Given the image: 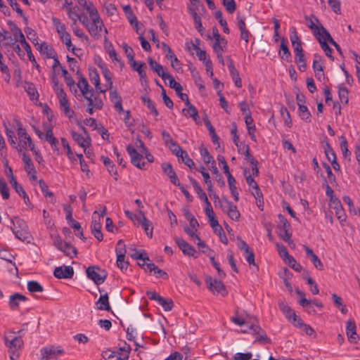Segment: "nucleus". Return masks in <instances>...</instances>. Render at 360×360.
<instances>
[{
    "label": "nucleus",
    "mask_w": 360,
    "mask_h": 360,
    "mask_svg": "<svg viewBox=\"0 0 360 360\" xmlns=\"http://www.w3.org/2000/svg\"><path fill=\"white\" fill-rule=\"evenodd\" d=\"M87 13L92 20V23L90 24V27H88L87 30L94 39L98 40L101 38L100 32L103 31L104 23L95 6L87 8Z\"/></svg>",
    "instance_id": "nucleus-1"
},
{
    "label": "nucleus",
    "mask_w": 360,
    "mask_h": 360,
    "mask_svg": "<svg viewBox=\"0 0 360 360\" xmlns=\"http://www.w3.org/2000/svg\"><path fill=\"white\" fill-rule=\"evenodd\" d=\"M20 332L21 330H19L17 333L14 331H9L4 336V343L5 345L8 348L10 359L11 360H15L19 357L18 351L23 345V340L20 336L13 337L11 335V334L20 333Z\"/></svg>",
    "instance_id": "nucleus-2"
},
{
    "label": "nucleus",
    "mask_w": 360,
    "mask_h": 360,
    "mask_svg": "<svg viewBox=\"0 0 360 360\" xmlns=\"http://www.w3.org/2000/svg\"><path fill=\"white\" fill-rule=\"evenodd\" d=\"M131 347L126 342H123L122 346L114 348L113 349H106L103 351L102 357L105 360H127L129 356Z\"/></svg>",
    "instance_id": "nucleus-3"
},
{
    "label": "nucleus",
    "mask_w": 360,
    "mask_h": 360,
    "mask_svg": "<svg viewBox=\"0 0 360 360\" xmlns=\"http://www.w3.org/2000/svg\"><path fill=\"white\" fill-rule=\"evenodd\" d=\"M11 223L13 224L11 229L15 236L21 241L28 242V240L30 238V233L25 220L18 217H15L11 219Z\"/></svg>",
    "instance_id": "nucleus-4"
},
{
    "label": "nucleus",
    "mask_w": 360,
    "mask_h": 360,
    "mask_svg": "<svg viewBox=\"0 0 360 360\" xmlns=\"http://www.w3.org/2000/svg\"><path fill=\"white\" fill-rule=\"evenodd\" d=\"M86 273L87 277L92 280L97 285L103 283L108 276L107 271L98 266H89L86 270Z\"/></svg>",
    "instance_id": "nucleus-5"
},
{
    "label": "nucleus",
    "mask_w": 360,
    "mask_h": 360,
    "mask_svg": "<svg viewBox=\"0 0 360 360\" xmlns=\"http://www.w3.org/2000/svg\"><path fill=\"white\" fill-rule=\"evenodd\" d=\"M205 282L207 288L212 292L214 293L216 292L224 297L228 294L226 286L222 281L217 279H213L210 276H205Z\"/></svg>",
    "instance_id": "nucleus-6"
},
{
    "label": "nucleus",
    "mask_w": 360,
    "mask_h": 360,
    "mask_svg": "<svg viewBox=\"0 0 360 360\" xmlns=\"http://www.w3.org/2000/svg\"><path fill=\"white\" fill-rule=\"evenodd\" d=\"M15 121L18 126V136L20 139V143H22L21 148H26L28 146L30 150H33L35 146L31 137L27 133L26 129L22 127V122L19 120H15Z\"/></svg>",
    "instance_id": "nucleus-7"
},
{
    "label": "nucleus",
    "mask_w": 360,
    "mask_h": 360,
    "mask_svg": "<svg viewBox=\"0 0 360 360\" xmlns=\"http://www.w3.org/2000/svg\"><path fill=\"white\" fill-rule=\"evenodd\" d=\"M41 360H57L58 356L64 354V350L60 349V347H55L54 346L44 347L40 350Z\"/></svg>",
    "instance_id": "nucleus-8"
},
{
    "label": "nucleus",
    "mask_w": 360,
    "mask_h": 360,
    "mask_svg": "<svg viewBox=\"0 0 360 360\" xmlns=\"http://www.w3.org/2000/svg\"><path fill=\"white\" fill-rule=\"evenodd\" d=\"M127 152L131 158V162L133 165L141 169H146V163L141 162L143 155L138 153L137 150L131 144L127 146Z\"/></svg>",
    "instance_id": "nucleus-9"
},
{
    "label": "nucleus",
    "mask_w": 360,
    "mask_h": 360,
    "mask_svg": "<svg viewBox=\"0 0 360 360\" xmlns=\"http://www.w3.org/2000/svg\"><path fill=\"white\" fill-rule=\"evenodd\" d=\"M174 241L182 251L184 255L193 257L195 259L198 258V255L197 254L195 249L184 239L179 237H175Z\"/></svg>",
    "instance_id": "nucleus-10"
},
{
    "label": "nucleus",
    "mask_w": 360,
    "mask_h": 360,
    "mask_svg": "<svg viewBox=\"0 0 360 360\" xmlns=\"http://www.w3.org/2000/svg\"><path fill=\"white\" fill-rule=\"evenodd\" d=\"M101 228L102 226L100 222V216L97 211H95L92 215L91 231L94 237L100 242L103 240V235L101 232Z\"/></svg>",
    "instance_id": "nucleus-11"
},
{
    "label": "nucleus",
    "mask_w": 360,
    "mask_h": 360,
    "mask_svg": "<svg viewBox=\"0 0 360 360\" xmlns=\"http://www.w3.org/2000/svg\"><path fill=\"white\" fill-rule=\"evenodd\" d=\"M53 276L59 279L72 278L74 276V269L70 266H60L56 267L53 271Z\"/></svg>",
    "instance_id": "nucleus-12"
},
{
    "label": "nucleus",
    "mask_w": 360,
    "mask_h": 360,
    "mask_svg": "<svg viewBox=\"0 0 360 360\" xmlns=\"http://www.w3.org/2000/svg\"><path fill=\"white\" fill-rule=\"evenodd\" d=\"M163 172L168 176L172 184L174 186H179V180L172 165L169 162H164L161 165Z\"/></svg>",
    "instance_id": "nucleus-13"
},
{
    "label": "nucleus",
    "mask_w": 360,
    "mask_h": 360,
    "mask_svg": "<svg viewBox=\"0 0 360 360\" xmlns=\"http://www.w3.org/2000/svg\"><path fill=\"white\" fill-rule=\"evenodd\" d=\"M346 334L348 340L351 343H356L357 340L359 339V335L356 333V326L353 319H349L347 321Z\"/></svg>",
    "instance_id": "nucleus-14"
},
{
    "label": "nucleus",
    "mask_w": 360,
    "mask_h": 360,
    "mask_svg": "<svg viewBox=\"0 0 360 360\" xmlns=\"http://www.w3.org/2000/svg\"><path fill=\"white\" fill-rule=\"evenodd\" d=\"M222 200L227 205V208L224 212H226L232 220L238 221L240 217V214L237 206L226 198H223Z\"/></svg>",
    "instance_id": "nucleus-15"
},
{
    "label": "nucleus",
    "mask_w": 360,
    "mask_h": 360,
    "mask_svg": "<svg viewBox=\"0 0 360 360\" xmlns=\"http://www.w3.org/2000/svg\"><path fill=\"white\" fill-rule=\"evenodd\" d=\"M29 299L19 292H15L9 297L8 305L11 310L14 311L18 309L20 302H26Z\"/></svg>",
    "instance_id": "nucleus-16"
},
{
    "label": "nucleus",
    "mask_w": 360,
    "mask_h": 360,
    "mask_svg": "<svg viewBox=\"0 0 360 360\" xmlns=\"http://www.w3.org/2000/svg\"><path fill=\"white\" fill-rule=\"evenodd\" d=\"M280 51L278 55L281 59L289 63L292 61V55L288 46V40L283 37L281 40Z\"/></svg>",
    "instance_id": "nucleus-17"
},
{
    "label": "nucleus",
    "mask_w": 360,
    "mask_h": 360,
    "mask_svg": "<svg viewBox=\"0 0 360 360\" xmlns=\"http://www.w3.org/2000/svg\"><path fill=\"white\" fill-rule=\"evenodd\" d=\"M130 66L131 67L132 70L137 72L139 74V76L140 77V81L141 82H143V80L146 82L145 79L146 77V73L144 70L145 68H146V65L143 62H137L133 59L132 61H128Z\"/></svg>",
    "instance_id": "nucleus-18"
},
{
    "label": "nucleus",
    "mask_w": 360,
    "mask_h": 360,
    "mask_svg": "<svg viewBox=\"0 0 360 360\" xmlns=\"http://www.w3.org/2000/svg\"><path fill=\"white\" fill-rule=\"evenodd\" d=\"M101 160H102L103 165L107 168L109 174L113 177L115 181H117L119 179V174L116 168L115 165L113 162L107 156L102 155L101 157Z\"/></svg>",
    "instance_id": "nucleus-19"
},
{
    "label": "nucleus",
    "mask_w": 360,
    "mask_h": 360,
    "mask_svg": "<svg viewBox=\"0 0 360 360\" xmlns=\"http://www.w3.org/2000/svg\"><path fill=\"white\" fill-rule=\"evenodd\" d=\"M45 141L50 143L51 148L54 152H56L58 155L60 154L58 148V140L53 136V132L51 127H49L46 130Z\"/></svg>",
    "instance_id": "nucleus-20"
},
{
    "label": "nucleus",
    "mask_w": 360,
    "mask_h": 360,
    "mask_svg": "<svg viewBox=\"0 0 360 360\" xmlns=\"http://www.w3.org/2000/svg\"><path fill=\"white\" fill-rule=\"evenodd\" d=\"M229 63L228 65V68H229L230 75H231L232 79L234 82V84L236 87L240 88L242 86V80L240 77L238 71L236 70L232 59L229 58Z\"/></svg>",
    "instance_id": "nucleus-21"
},
{
    "label": "nucleus",
    "mask_w": 360,
    "mask_h": 360,
    "mask_svg": "<svg viewBox=\"0 0 360 360\" xmlns=\"http://www.w3.org/2000/svg\"><path fill=\"white\" fill-rule=\"evenodd\" d=\"M4 126L5 127L6 134L8 137V141L9 143L11 144V146L13 148H15L18 152H21L22 148L19 144L16 143L17 139H16L14 131L12 129L8 128V127L7 126L6 122H4Z\"/></svg>",
    "instance_id": "nucleus-22"
},
{
    "label": "nucleus",
    "mask_w": 360,
    "mask_h": 360,
    "mask_svg": "<svg viewBox=\"0 0 360 360\" xmlns=\"http://www.w3.org/2000/svg\"><path fill=\"white\" fill-rule=\"evenodd\" d=\"M37 45L39 46L37 49H38L41 53L45 55L47 58H54L55 55L57 54L55 49L45 41Z\"/></svg>",
    "instance_id": "nucleus-23"
},
{
    "label": "nucleus",
    "mask_w": 360,
    "mask_h": 360,
    "mask_svg": "<svg viewBox=\"0 0 360 360\" xmlns=\"http://www.w3.org/2000/svg\"><path fill=\"white\" fill-rule=\"evenodd\" d=\"M131 257L138 260V265L143 269H145L147 262L150 261V258L145 250H142V252H138L136 250L135 253L131 255Z\"/></svg>",
    "instance_id": "nucleus-24"
},
{
    "label": "nucleus",
    "mask_w": 360,
    "mask_h": 360,
    "mask_svg": "<svg viewBox=\"0 0 360 360\" xmlns=\"http://www.w3.org/2000/svg\"><path fill=\"white\" fill-rule=\"evenodd\" d=\"M139 218L141 219V226L144 229L146 235L151 238L153 237V227L152 226V222L149 221L145 216V214L143 211H140Z\"/></svg>",
    "instance_id": "nucleus-25"
},
{
    "label": "nucleus",
    "mask_w": 360,
    "mask_h": 360,
    "mask_svg": "<svg viewBox=\"0 0 360 360\" xmlns=\"http://www.w3.org/2000/svg\"><path fill=\"white\" fill-rule=\"evenodd\" d=\"M316 39L320 44L321 49L325 52V54L327 57H328L331 60H334V57L333 56V49L328 46V41L326 39V37L324 35L316 37Z\"/></svg>",
    "instance_id": "nucleus-26"
},
{
    "label": "nucleus",
    "mask_w": 360,
    "mask_h": 360,
    "mask_svg": "<svg viewBox=\"0 0 360 360\" xmlns=\"http://www.w3.org/2000/svg\"><path fill=\"white\" fill-rule=\"evenodd\" d=\"M96 304L97 306V309L99 310H105L107 311H110L112 310L109 303L108 294L107 292L103 295H101L99 299L96 302Z\"/></svg>",
    "instance_id": "nucleus-27"
},
{
    "label": "nucleus",
    "mask_w": 360,
    "mask_h": 360,
    "mask_svg": "<svg viewBox=\"0 0 360 360\" xmlns=\"http://www.w3.org/2000/svg\"><path fill=\"white\" fill-rule=\"evenodd\" d=\"M23 88L29 95L30 100L37 101L39 99V94L32 82H24Z\"/></svg>",
    "instance_id": "nucleus-28"
},
{
    "label": "nucleus",
    "mask_w": 360,
    "mask_h": 360,
    "mask_svg": "<svg viewBox=\"0 0 360 360\" xmlns=\"http://www.w3.org/2000/svg\"><path fill=\"white\" fill-rule=\"evenodd\" d=\"M148 63L150 65V69L153 70L155 72H156L159 77H160L162 79H164V77H165V75L167 74V72H165L164 71L162 65L158 63L155 60H153L150 57L148 58Z\"/></svg>",
    "instance_id": "nucleus-29"
},
{
    "label": "nucleus",
    "mask_w": 360,
    "mask_h": 360,
    "mask_svg": "<svg viewBox=\"0 0 360 360\" xmlns=\"http://www.w3.org/2000/svg\"><path fill=\"white\" fill-rule=\"evenodd\" d=\"M188 178L190 182L191 183L192 186H193L194 190L195 191L198 198L204 202H207V200H209L207 196L202 189L201 186L199 185L198 182L192 176H188Z\"/></svg>",
    "instance_id": "nucleus-30"
},
{
    "label": "nucleus",
    "mask_w": 360,
    "mask_h": 360,
    "mask_svg": "<svg viewBox=\"0 0 360 360\" xmlns=\"http://www.w3.org/2000/svg\"><path fill=\"white\" fill-rule=\"evenodd\" d=\"M187 107V109L182 110L184 115L186 117H191L196 124H199L200 117L196 108L192 104H191V105H188Z\"/></svg>",
    "instance_id": "nucleus-31"
},
{
    "label": "nucleus",
    "mask_w": 360,
    "mask_h": 360,
    "mask_svg": "<svg viewBox=\"0 0 360 360\" xmlns=\"http://www.w3.org/2000/svg\"><path fill=\"white\" fill-rule=\"evenodd\" d=\"M77 75L79 77V82L77 84L79 89H80L82 94H87L90 89L86 79L82 75L79 70L77 71Z\"/></svg>",
    "instance_id": "nucleus-32"
},
{
    "label": "nucleus",
    "mask_w": 360,
    "mask_h": 360,
    "mask_svg": "<svg viewBox=\"0 0 360 360\" xmlns=\"http://www.w3.org/2000/svg\"><path fill=\"white\" fill-rule=\"evenodd\" d=\"M59 250L70 258L76 257L77 255V248L68 242L63 245L62 250Z\"/></svg>",
    "instance_id": "nucleus-33"
},
{
    "label": "nucleus",
    "mask_w": 360,
    "mask_h": 360,
    "mask_svg": "<svg viewBox=\"0 0 360 360\" xmlns=\"http://www.w3.org/2000/svg\"><path fill=\"white\" fill-rule=\"evenodd\" d=\"M200 39H195V42H196V44H192V46H193V49L194 50H195L196 51V54L198 57V59L201 61H203L204 64L205 63V62L207 60L208 58H210L206 53L205 51L204 50H201L198 45L200 44Z\"/></svg>",
    "instance_id": "nucleus-34"
},
{
    "label": "nucleus",
    "mask_w": 360,
    "mask_h": 360,
    "mask_svg": "<svg viewBox=\"0 0 360 360\" xmlns=\"http://www.w3.org/2000/svg\"><path fill=\"white\" fill-rule=\"evenodd\" d=\"M298 111L302 120L309 123L311 122V115L307 105H300L298 106Z\"/></svg>",
    "instance_id": "nucleus-35"
},
{
    "label": "nucleus",
    "mask_w": 360,
    "mask_h": 360,
    "mask_svg": "<svg viewBox=\"0 0 360 360\" xmlns=\"http://www.w3.org/2000/svg\"><path fill=\"white\" fill-rule=\"evenodd\" d=\"M323 57L318 53H315L314 55V60L312 64V68L314 72H323Z\"/></svg>",
    "instance_id": "nucleus-36"
},
{
    "label": "nucleus",
    "mask_w": 360,
    "mask_h": 360,
    "mask_svg": "<svg viewBox=\"0 0 360 360\" xmlns=\"http://www.w3.org/2000/svg\"><path fill=\"white\" fill-rule=\"evenodd\" d=\"M124 11L125 12L127 18L129 21L130 24L131 25H134L135 27H137L139 22L137 20L136 16L135 15L133 11L131 10V6L129 5L124 6Z\"/></svg>",
    "instance_id": "nucleus-37"
},
{
    "label": "nucleus",
    "mask_w": 360,
    "mask_h": 360,
    "mask_svg": "<svg viewBox=\"0 0 360 360\" xmlns=\"http://www.w3.org/2000/svg\"><path fill=\"white\" fill-rule=\"evenodd\" d=\"M278 306L288 321H291L293 316L296 317L295 311L288 304H285L283 302H279Z\"/></svg>",
    "instance_id": "nucleus-38"
},
{
    "label": "nucleus",
    "mask_w": 360,
    "mask_h": 360,
    "mask_svg": "<svg viewBox=\"0 0 360 360\" xmlns=\"http://www.w3.org/2000/svg\"><path fill=\"white\" fill-rule=\"evenodd\" d=\"M321 29L322 30V34H323V35L326 37V39L328 41V42L335 46V49L340 55H342L340 45L333 39L329 32L323 25H321Z\"/></svg>",
    "instance_id": "nucleus-39"
},
{
    "label": "nucleus",
    "mask_w": 360,
    "mask_h": 360,
    "mask_svg": "<svg viewBox=\"0 0 360 360\" xmlns=\"http://www.w3.org/2000/svg\"><path fill=\"white\" fill-rule=\"evenodd\" d=\"M163 80L168 79L169 80V86L170 88L174 89L176 91V93H179L180 91H182L183 87L182 86L177 82L175 81V79L172 77V76L167 73L165 75V77L162 79Z\"/></svg>",
    "instance_id": "nucleus-40"
},
{
    "label": "nucleus",
    "mask_w": 360,
    "mask_h": 360,
    "mask_svg": "<svg viewBox=\"0 0 360 360\" xmlns=\"http://www.w3.org/2000/svg\"><path fill=\"white\" fill-rule=\"evenodd\" d=\"M191 5L188 6V10L191 11L194 9L195 11H198L200 14L205 13L206 12L205 7L199 0H190Z\"/></svg>",
    "instance_id": "nucleus-41"
},
{
    "label": "nucleus",
    "mask_w": 360,
    "mask_h": 360,
    "mask_svg": "<svg viewBox=\"0 0 360 360\" xmlns=\"http://www.w3.org/2000/svg\"><path fill=\"white\" fill-rule=\"evenodd\" d=\"M27 290L31 293L41 292L44 291V288L38 281H30L27 283Z\"/></svg>",
    "instance_id": "nucleus-42"
},
{
    "label": "nucleus",
    "mask_w": 360,
    "mask_h": 360,
    "mask_svg": "<svg viewBox=\"0 0 360 360\" xmlns=\"http://www.w3.org/2000/svg\"><path fill=\"white\" fill-rule=\"evenodd\" d=\"M338 96L342 103L347 104L349 102V90L346 86H338Z\"/></svg>",
    "instance_id": "nucleus-43"
},
{
    "label": "nucleus",
    "mask_w": 360,
    "mask_h": 360,
    "mask_svg": "<svg viewBox=\"0 0 360 360\" xmlns=\"http://www.w3.org/2000/svg\"><path fill=\"white\" fill-rule=\"evenodd\" d=\"M243 150L245 159L250 162V165H258V161L250 154V147L248 145L243 143L241 150Z\"/></svg>",
    "instance_id": "nucleus-44"
},
{
    "label": "nucleus",
    "mask_w": 360,
    "mask_h": 360,
    "mask_svg": "<svg viewBox=\"0 0 360 360\" xmlns=\"http://www.w3.org/2000/svg\"><path fill=\"white\" fill-rule=\"evenodd\" d=\"M200 153L202 157L203 161L206 165L210 164L214 160L213 157L210 154L207 148L204 147L202 145L199 148Z\"/></svg>",
    "instance_id": "nucleus-45"
},
{
    "label": "nucleus",
    "mask_w": 360,
    "mask_h": 360,
    "mask_svg": "<svg viewBox=\"0 0 360 360\" xmlns=\"http://www.w3.org/2000/svg\"><path fill=\"white\" fill-rule=\"evenodd\" d=\"M125 255L119 254L117 255L116 264L117 267L122 271H127L129 264L128 261L124 260Z\"/></svg>",
    "instance_id": "nucleus-46"
},
{
    "label": "nucleus",
    "mask_w": 360,
    "mask_h": 360,
    "mask_svg": "<svg viewBox=\"0 0 360 360\" xmlns=\"http://www.w3.org/2000/svg\"><path fill=\"white\" fill-rule=\"evenodd\" d=\"M52 22L53 25L56 27V29L59 36H60L63 34H65V32H68L66 31V27L65 24L62 23L58 18L53 17Z\"/></svg>",
    "instance_id": "nucleus-47"
},
{
    "label": "nucleus",
    "mask_w": 360,
    "mask_h": 360,
    "mask_svg": "<svg viewBox=\"0 0 360 360\" xmlns=\"http://www.w3.org/2000/svg\"><path fill=\"white\" fill-rule=\"evenodd\" d=\"M22 46L24 48L25 51L27 52L29 60L32 63L33 66L35 67L36 68H39V65L37 63V60L32 52V49H31L30 44L27 42V43L22 44Z\"/></svg>",
    "instance_id": "nucleus-48"
},
{
    "label": "nucleus",
    "mask_w": 360,
    "mask_h": 360,
    "mask_svg": "<svg viewBox=\"0 0 360 360\" xmlns=\"http://www.w3.org/2000/svg\"><path fill=\"white\" fill-rule=\"evenodd\" d=\"M0 193L3 199L7 200L9 198V188L6 181L4 179H0Z\"/></svg>",
    "instance_id": "nucleus-49"
},
{
    "label": "nucleus",
    "mask_w": 360,
    "mask_h": 360,
    "mask_svg": "<svg viewBox=\"0 0 360 360\" xmlns=\"http://www.w3.org/2000/svg\"><path fill=\"white\" fill-rule=\"evenodd\" d=\"M158 304L162 306L166 311H171L174 307V302L172 299H165L163 297H161Z\"/></svg>",
    "instance_id": "nucleus-50"
},
{
    "label": "nucleus",
    "mask_w": 360,
    "mask_h": 360,
    "mask_svg": "<svg viewBox=\"0 0 360 360\" xmlns=\"http://www.w3.org/2000/svg\"><path fill=\"white\" fill-rule=\"evenodd\" d=\"M207 255L210 259L212 266L217 271L219 276L221 278H225L226 275L225 272L220 268L219 264L215 261L214 255L208 253Z\"/></svg>",
    "instance_id": "nucleus-51"
},
{
    "label": "nucleus",
    "mask_w": 360,
    "mask_h": 360,
    "mask_svg": "<svg viewBox=\"0 0 360 360\" xmlns=\"http://www.w3.org/2000/svg\"><path fill=\"white\" fill-rule=\"evenodd\" d=\"M172 152L176 155L179 158L184 155L186 150H183L180 146L174 141L167 146Z\"/></svg>",
    "instance_id": "nucleus-52"
},
{
    "label": "nucleus",
    "mask_w": 360,
    "mask_h": 360,
    "mask_svg": "<svg viewBox=\"0 0 360 360\" xmlns=\"http://www.w3.org/2000/svg\"><path fill=\"white\" fill-rule=\"evenodd\" d=\"M340 148L345 158H347L351 155V152L348 150V143L346 138L344 136H341L340 138Z\"/></svg>",
    "instance_id": "nucleus-53"
},
{
    "label": "nucleus",
    "mask_w": 360,
    "mask_h": 360,
    "mask_svg": "<svg viewBox=\"0 0 360 360\" xmlns=\"http://www.w3.org/2000/svg\"><path fill=\"white\" fill-rule=\"evenodd\" d=\"M299 304L303 307H310L311 304L320 308H322L323 307V304L316 300H309L306 298H301L299 300Z\"/></svg>",
    "instance_id": "nucleus-54"
},
{
    "label": "nucleus",
    "mask_w": 360,
    "mask_h": 360,
    "mask_svg": "<svg viewBox=\"0 0 360 360\" xmlns=\"http://www.w3.org/2000/svg\"><path fill=\"white\" fill-rule=\"evenodd\" d=\"M288 264L290 266V268H292L293 270H295L297 272H300L302 270V266L300 263H297V261L295 259V258L292 256H290L285 260Z\"/></svg>",
    "instance_id": "nucleus-55"
},
{
    "label": "nucleus",
    "mask_w": 360,
    "mask_h": 360,
    "mask_svg": "<svg viewBox=\"0 0 360 360\" xmlns=\"http://www.w3.org/2000/svg\"><path fill=\"white\" fill-rule=\"evenodd\" d=\"M305 19L306 20L310 21L309 27L313 31L314 35L315 36L316 38V37L323 35V34H322V30L321 29V25H322L321 24H320L319 26L315 25L314 22L308 16H305Z\"/></svg>",
    "instance_id": "nucleus-56"
},
{
    "label": "nucleus",
    "mask_w": 360,
    "mask_h": 360,
    "mask_svg": "<svg viewBox=\"0 0 360 360\" xmlns=\"http://www.w3.org/2000/svg\"><path fill=\"white\" fill-rule=\"evenodd\" d=\"M280 112L284 118L285 124L288 127H292V120L289 111L285 106H282L280 109Z\"/></svg>",
    "instance_id": "nucleus-57"
},
{
    "label": "nucleus",
    "mask_w": 360,
    "mask_h": 360,
    "mask_svg": "<svg viewBox=\"0 0 360 360\" xmlns=\"http://www.w3.org/2000/svg\"><path fill=\"white\" fill-rule=\"evenodd\" d=\"M323 149L326 158L329 162L331 161L332 158H337L334 150L328 142L324 144Z\"/></svg>",
    "instance_id": "nucleus-58"
},
{
    "label": "nucleus",
    "mask_w": 360,
    "mask_h": 360,
    "mask_svg": "<svg viewBox=\"0 0 360 360\" xmlns=\"http://www.w3.org/2000/svg\"><path fill=\"white\" fill-rule=\"evenodd\" d=\"M24 31L28 38L34 45H37L38 43H35V41H37L38 37L37 32L30 27H25Z\"/></svg>",
    "instance_id": "nucleus-59"
},
{
    "label": "nucleus",
    "mask_w": 360,
    "mask_h": 360,
    "mask_svg": "<svg viewBox=\"0 0 360 360\" xmlns=\"http://www.w3.org/2000/svg\"><path fill=\"white\" fill-rule=\"evenodd\" d=\"M289 37L291 41L292 45L294 44L302 42L300 38L297 34V29L295 27H290L289 30Z\"/></svg>",
    "instance_id": "nucleus-60"
},
{
    "label": "nucleus",
    "mask_w": 360,
    "mask_h": 360,
    "mask_svg": "<svg viewBox=\"0 0 360 360\" xmlns=\"http://www.w3.org/2000/svg\"><path fill=\"white\" fill-rule=\"evenodd\" d=\"M222 4L228 13L232 14L236 10V4L235 0H222Z\"/></svg>",
    "instance_id": "nucleus-61"
},
{
    "label": "nucleus",
    "mask_w": 360,
    "mask_h": 360,
    "mask_svg": "<svg viewBox=\"0 0 360 360\" xmlns=\"http://www.w3.org/2000/svg\"><path fill=\"white\" fill-rule=\"evenodd\" d=\"M278 218L279 219V224L277 226V229L279 231H282V229H290V224L288 221V219L282 214H279L278 215Z\"/></svg>",
    "instance_id": "nucleus-62"
},
{
    "label": "nucleus",
    "mask_w": 360,
    "mask_h": 360,
    "mask_svg": "<svg viewBox=\"0 0 360 360\" xmlns=\"http://www.w3.org/2000/svg\"><path fill=\"white\" fill-rule=\"evenodd\" d=\"M89 78L93 84L95 85V87H98L100 85V77L96 69H93L89 70Z\"/></svg>",
    "instance_id": "nucleus-63"
},
{
    "label": "nucleus",
    "mask_w": 360,
    "mask_h": 360,
    "mask_svg": "<svg viewBox=\"0 0 360 360\" xmlns=\"http://www.w3.org/2000/svg\"><path fill=\"white\" fill-rule=\"evenodd\" d=\"M161 46L163 52L165 53V57L169 60L174 59L176 57V55L173 53L171 48L166 43L162 42Z\"/></svg>",
    "instance_id": "nucleus-64"
}]
</instances>
